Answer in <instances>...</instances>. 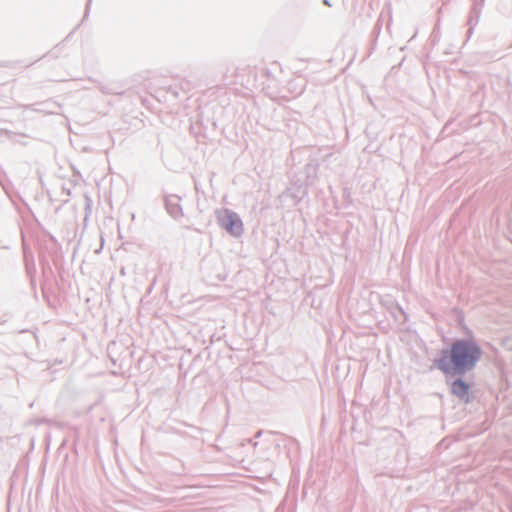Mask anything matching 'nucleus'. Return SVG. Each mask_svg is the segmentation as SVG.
<instances>
[{"label":"nucleus","instance_id":"3","mask_svg":"<svg viewBox=\"0 0 512 512\" xmlns=\"http://www.w3.org/2000/svg\"><path fill=\"white\" fill-rule=\"evenodd\" d=\"M468 389V385H466L462 381H455L452 385L453 393L465 401L468 400Z\"/></svg>","mask_w":512,"mask_h":512},{"label":"nucleus","instance_id":"1","mask_svg":"<svg viewBox=\"0 0 512 512\" xmlns=\"http://www.w3.org/2000/svg\"><path fill=\"white\" fill-rule=\"evenodd\" d=\"M480 357L479 348L472 342H456L451 351L450 358L456 372H463L471 369Z\"/></svg>","mask_w":512,"mask_h":512},{"label":"nucleus","instance_id":"2","mask_svg":"<svg viewBox=\"0 0 512 512\" xmlns=\"http://www.w3.org/2000/svg\"><path fill=\"white\" fill-rule=\"evenodd\" d=\"M222 227L234 236H239L243 231V225L239 217L230 211H223L219 216Z\"/></svg>","mask_w":512,"mask_h":512}]
</instances>
